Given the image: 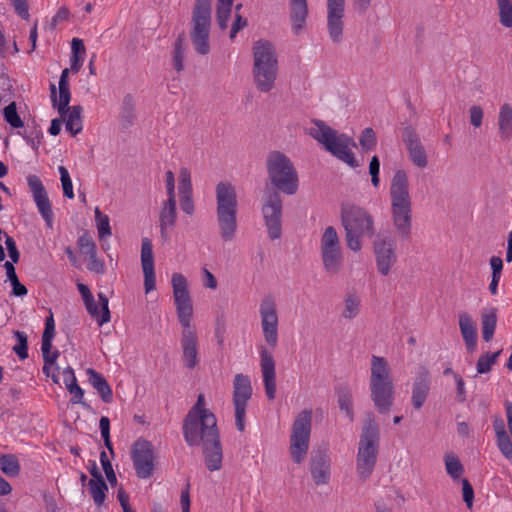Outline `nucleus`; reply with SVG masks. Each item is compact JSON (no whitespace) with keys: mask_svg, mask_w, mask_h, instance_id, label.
<instances>
[{"mask_svg":"<svg viewBox=\"0 0 512 512\" xmlns=\"http://www.w3.org/2000/svg\"><path fill=\"white\" fill-rule=\"evenodd\" d=\"M178 179L180 207L184 213L192 215L194 213V202L192 199V183L190 170L187 167H181L179 170Z\"/></svg>","mask_w":512,"mask_h":512,"instance_id":"obj_26","label":"nucleus"},{"mask_svg":"<svg viewBox=\"0 0 512 512\" xmlns=\"http://www.w3.org/2000/svg\"><path fill=\"white\" fill-rule=\"evenodd\" d=\"M87 257L89 259V263L87 265L88 270L96 274H103L105 271V265L102 260L97 258V252L95 251Z\"/></svg>","mask_w":512,"mask_h":512,"instance_id":"obj_56","label":"nucleus"},{"mask_svg":"<svg viewBox=\"0 0 512 512\" xmlns=\"http://www.w3.org/2000/svg\"><path fill=\"white\" fill-rule=\"evenodd\" d=\"M89 383L97 390L105 403H110L113 397L112 389L106 379L94 369L87 370Z\"/></svg>","mask_w":512,"mask_h":512,"instance_id":"obj_32","label":"nucleus"},{"mask_svg":"<svg viewBox=\"0 0 512 512\" xmlns=\"http://www.w3.org/2000/svg\"><path fill=\"white\" fill-rule=\"evenodd\" d=\"M145 293H149L156 287V279L154 269L143 270Z\"/></svg>","mask_w":512,"mask_h":512,"instance_id":"obj_61","label":"nucleus"},{"mask_svg":"<svg viewBox=\"0 0 512 512\" xmlns=\"http://www.w3.org/2000/svg\"><path fill=\"white\" fill-rule=\"evenodd\" d=\"M171 285L177 318L182 327L180 344L183 364L186 368L193 369L199 363V351L197 331L192 324L193 304L188 281L183 274L173 273Z\"/></svg>","mask_w":512,"mask_h":512,"instance_id":"obj_1","label":"nucleus"},{"mask_svg":"<svg viewBox=\"0 0 512 512\" xmlns=\"http://www.w3.org/2000/svg\"><path fill=\"white\" fill-rule=\"evenodd\" d=\"M309 135L320 143L326 151L348 166L352 168L359 166L351 150L355 143L349 136L338 133L321 120L313 121V126L309 128Z\"/></svg>","mask_w":512,"mask_h":512,"instance_id":"obj_7","label":"nucleus"},{"mask_svg":"<svg viewBox=\"0 0 512 512\" xmlns=\"http://www.w3.org/2000/svg\"><path fill=\"white\" fill-rule=\"evenodd\" d=\"M403 140L411 162L420 169L426 168L428 165V156L419 137L413 132L407 131Z\"/></svg>","mask_w":512,"mask_h":512,"instance_id":"obj_27","label":"nucleus"},{"mask_svg":"<svg viewBox=\"0 0 512 512\" xmlns=\"http://www.w3.org/2000/svg\"><path fill=\"white\" fill-rule=\"evenodd\" d=\"M374 252L378 271L384 276L387 275L397 259L395 240L379 236L374 244Z\"/></svg>","mask_w":512,"mask_h":512,"instance_id":"obj_23","label":"nucleus"},{"mask_svg":"<svg viewBox=\"0 0 512 512\" xmlns=\"http://www.w3.org/2000/svg\"><path fill=\"white\" fill-rule=\"evenodd\" d=\"M4 236L5 245L8 250L9 257L13 263H17L19 261L20 254L17 249L16 242L11 236L7 235L6 233L4 234Z\"/></svg>","mask_w":512,"mask_h":512,"instance_id":"obj_57","label":"nucleus"},{"mask_svg":"<svg viewBox=\"0 0 512 512\" xmlns=\"http://www.w3.org/2000/svg\"><path fill=\"white\" fill-rule=\"evenodd\" d=\"M505 411L507 418V427L501 417L493 420V428L495 431L496 445L501 454L510 462H512V403H505Z\"/></svg>","mask_w":512,"mask_h":512,"instance_id":"obj_21","label":"nucleus"},{"mask_svg":"<svg viewBox=\"0 0 512 512\" xmlns=\"http://www.w3.org/2000/svg\"><path fill=\"white\" fill-rule=\"evenodd\" d=\"M269 180L272 185L287 195L298 190V174L292 161L280 151L269 153L266 162Z\"/></svg>","mask_w":512,"mask_h":512,"instance_id":"obj_9","label":"nucleus"},{"mask_svg":"<svg viewBox=\"0 0 512 512\" xmlns=\"http://www.w3.org/2000/svg\"><path fill=\"white\" fill-rule=\"evenodd\" d=\"M345 0H327V31L333 43H341L344 35Z\"/></svg>","mask_w":512,"mask_h":512,"instance_id":"obj_22","label":"nucleus"},{"mask_svg":"<svg viewBox=\"0 0 512 512\" xmlns=\"http://www.w3.org/2000/svg\"><path fill=\"white\" fill-rule=\"evenodd\" d=\"M177 221V206L176 198H167L164 200L160 207L159 213V228L160 234L164 241H168L170 233L176 225Z\"/></svg>","mask_w":512,"mask_h":512,"instance_id":"obj_25","label":"nucleus"},{"mask_svg":"<svg viewBox=\"0 0 512 512\" xmlns=\"http://www.w3.org/2000/svg\"><path fill=\"white\" fill-rule=\"evenodd\" d=\"M77 288L79 293L81 294L84 305L91 315L93 319L97 322L99 326H103L108 323L111 319L110 310H109V300L107 296L99 292L98 299L99 305L95 302L94 296L91 293L89 287L83 283H78Z\"/></svg>","mask_w":512,"mask_h":512,"instance_id":"obj_20","label":"nucleus"},{"mask_svg":"<svg viewBox=\"0 0 512 512\" xmlns=\"http://www.w3.org/2000/svg\"><path fill=\"white\" fill-rule=\"evenodd\" d=\"M3 116L5 121L12 128H22L24 126V122L20 118L15 102H11L3 109Z\"/></svg>","mask_w":512,"mask_h":512,"instance_id":"obj_42","label":"nucleus"},{"mask_svg":"<svg viewBox=\"0 0 512 512\" xmlns=\"http://www.w3.org/2000/svg\"><path fill=\"white\" fill-rule=\"evenodd\" d=\"M251 396L252 385L250 378L241 373L236 374L233 380V406L235 425L241 432L245 429L246 408Z\"/></svg>","mask_w":512,"mask_h":512,"instance_id":"obj_17","label":"nucleus"},{"mask_svg":"<svg viewBox=\"0 0 512 512\" xmlns=\"http://www.w3.org/2000/svg\"><path fill=\"white\" fill-rule=\"evenodd\" d=\"M500 22L505 27H512V1L498 0Z\"/></svg>","mask_w":512,"mask_h":512,"instance_id":"obj_47","label":"nucleus"},{"mask_svg":"<svg viewBox=\"0 0 512 512\" xmlns=\"http://www.w3.org/2000/svg\"><path fill=\"white\" fill-rule=\"evenodd\" d=\"M461 335L469 352H473L477 345L476 324L470 315L463 313L459 316Z\"/></svg>","mask_w":512,"mask_h":512,"instance_id":"obj_31","label":"nucleus"},{"mask_svg":"<svg viewBox=\"0 0 512 512\" xmlns=\"http://www.w3.org/2000/svg\"><path fill=\"white\" fill-rule=\"evenodd\" d=\"M444 464L446 473L452 478L454 481H458L462 479V475L464 473V467L454 453H446L444 456Z\"/></svg>","mask_w":512,"mask_h":512,"instance_id":"obj_38","label":"nucleus"},{"mask_svg":"<svg viewBox=\"0 0 512 512\" xmlns=\"http://www.w3.org/2000/svg\"><path fill=\"white\" fill-rule=\"evenodd\" d=\"M16 13L23 19L29 18L28 4L26 0H11Z\"/></svg>","mask_w":512,"mask_h":512,"instance_id":"obj_63","label":"nucleus"},{"mask_svg":"<svg viewBox=\"0 0 512 512\" xmlns=\"http://www.w3.org/2000/svg\"><path fill=\"white\" fill-rule=\"evenodd\" d=\"M209 414L215 416L206 408L204 395L199 394L196 403L188 412L183 424V435L188 445L195 446L203 442L204 417Z\"/></svg>","mask_w":512,"mask_h":512,"instance_id":"obj_12","label":"nucleus"},{"mask_svg":"<svg viewBox=\"0 0 512 512\" xmlns=\"http://www.w3.org/2000/svg\"><path fill=\"white\" fill-rule=\"evenodd\" d=\"M192 23L191 40L193 46L199 54L206 55L210 51L209 35L211 24V9L207 3H200L194 8Z\"/></svg>","mask_w":512,"mask_h":512,"instance_id":"obj_15","label":"nucleus"},{"mask_svg":"<svg viewBox=\"0 0 512 512\" xmlns=\"http://www.w3.org/2000/svg\"><path fill=\"white\" fill-rule=\"evenodd\" d=\"M231 6L217 5V22L221 29H226L231 15Z\"/></svg>","mask_w":512,"mask_h":512,"instance_id":"obj_54","label":"nucleus"},{"mask_svg":"<svg viewBox=\"0 0 512 512\" xmlns=\"http://www.w3.org/2000/svg\"><path fill=\"white\" fill-rule=\"evenodd\" d=\"M203 432V455L209 471H218L222 467L223 452L220 443L217 420L215 416L205 415Z\"/></svg>","mask_w":512,"mask_h":512,"instance_id":"obj_11","label":"nucleus"},{"mask_svg":"<svg viewBox=\"0 0 512 512\" xmlns=\"http://www.w3.org/2000/svg\"><path fill=\"white\" fill-rule=\"evenodd\" d=\"M99 429H100V433L104 440V444H105L106 448L110 452H113V447H112V443L110 440V420L108 417L102 416L100 418Z\"/></svg>","mask_w":512,"mask_h":512,"instance_id":"obj_52","label":"nucleus"},{"mask_svg":"<svg viewBox=\"0 0 512 512\" xmlns=\"http://www.w3.org/2000/svg\"><path fill=\"white\" fill-rule=\"evenodd\" d=\"M499 135L501 139L508 140L512 136V107L510 104H503L500 107L498 117Z\"/></svg>","mask_w":512,"mask_h":512,"instance_id":"obj_35","label":"nucleus"},{"mask_svg":"<svg viewBox=\"0 0 512 512\" xmlns=\"http://www.w3.org/2000/svg\"><path fill=\"white\" fill-rule=\"evenodd\" d=\"M131 459L138 478L148 479L153 476L157 457L150 441L138 438L131 446Z\"/></svg>","mask_w":512,"mask_h":512,"instance_id":"obj_16","label":"nucleus"},{"mask_svg":"<svg viewBox=\"0 0 512 512\" xmlns=\"http://www.w3.org/2000/svg\"><path fill=\"white\" fill-rule=\"evenodd\" d=\"M201 279L205 288L215 290L218 286L215 276L207 268H202Z\"/></svg>","mask_w":512,"mask_h":512,"instance_id":"obj_60","label":"nucleus"},{"mask_svg":"<svg viewBox=\"0 0 512 512\" xmlns=\"http://www.w3.org/2000/svg\"><path fill=\"white\" fill-rule=\"evenodd\" d=\"M496 312L490 309L482 314V337L485 341H490L494 335L496 328Z\"/></svg>","mask_w":512,"mask_h":512,"instance_id":"obj_40","label":"nucleus"},{"mask_svg":"<svg viewBox=\"0 0 512 512\" xmlns=\"http://www.w3.org/2000/svg\"><path fill=\"white\" fill-rule=\"evenodd\" d=\"M337 402L339 409L346 417L353 422L355 418L353 409V393L348 385H341L336 388Z\"/></svg>","mask_w":512,"mask_h":512,"instance_id":"obj_33","label":"nucleus"},{"mask_svg":"<svg viewBox=\"0 0 512 512\" xmlns=\"http://www.w3.org/2000/svg\"><path fill=\"white\" fill-rule=\"evenodd\" d=\"M370 370L371 400L380 414H387L395 399L394 382L389 363L384 357L373 355Z\"/></svg>","mask_w":512,"mask_h":512,"instance_id":"obj_4","label":"nucleus"},{"mask_svg":"<svg viewBox=\"0 0 512 512\" xmlns=\"http://www.w3.org/2000/svg\"><path fill=\"white\" fill-rule=\"evenodd\" d=\"M307 18V0H290V19L294 34L298 35L305 29Z\"/></svg>","mask_w":512,"mask_h":512,"instance_id":"obj_29","label":"nucleus"},{"mask_svg":"<svg viewBox=\"0 0 512 512\" xmlns=\"http://www.w3.org/2000/svg\"><path fill=\"white\" fill-rule=\"evenodd\" d=\"M141 264L142 269H154V256L152 243L148 238L142 240L141 246Z\"/></svg>","mask_w":512,"mask_h":512,"instance_id":"obj_43","label":"nucleus"},{"mask_svg":"<svg viewBox=\"0 0 512 512\" xmlns=\"http://www.w3.org/2000/svg\"><path fill=\"white\" fill-rule=\"evenodd\" d=\"M52 340L53 338L42 337L41 342V351L43 355L44 361L50 362V364H54L56 359L59 356L58 351H51L52 349Z\"/></svg>","mask_w":512,"mask_h":512,"instance_id":"obj_51","label":"nucleus"},{"mask_svg":"<svg viewBox=\"0 0 512 512\" xmlns=\"http://www.w3.org/2000/svg\"><path fill=\"white\" fill-rule=\"evenodd\" d=\"M279 63L272 42L259 39L252 46V76L255 87L262 93L271 92L276 86Z\"/></svg>","mask_w":512,"mask_h":512,"instance_id":"obj_3","label":"nucleus"},{"mask_svg":"<svg viewBox=\"0 0 512 512\" xmlns=\"http://www.w3.org/2000/svg\"><path fill=\"white\" fill-rule=\"evenodd\" d=\"M380 431L372 413L362 427L358 450L356 455V472L362 479H367L372 474L379 453Z\"/></svg>","mask_w":512,"mask_h":512,"instance_id":"obj_8","label":"nucleus"},{"mask_svg":"<svg viewBox=\"0 0 512 512\" xmlns=\"http://www.w3.org/2000/svg\"><path fill=\"white\" fill-rule=\"evenodd\" d=\"M462 490H463V500L466 503L468 508H471L474 500V490L466 478L461 479Z\"/></svg>","mask_w":512,"mask_h":512,"instance_id":"obj_58","label":"nucleus"},{"mask_svg":"<svg viewBox=\"0 0 512 512\" xmlns=\"http://www.w3.org/2000/svg\"><path fill=\"white\" fill-rule=\"evenodd\" d=\"M261 330L268 346L275 348L278 344L279 317L276 302L266 297L259 304Z\"/></svg>","mask_w":512,"mask_h":512,"instance_id":"obj_18","label":"nucleus"},{"mask_svg":"<svg viewBox=\"0 0 512 512\" xmlns=\"http://www.w3.org/2000/svg\"><path fill=\"white\" fill-rule=\"evenodd\" d=\"M341 221L345 230L347 247L354 252L362 249L364 238H372L375 234L373 216L360 206L343 205Z\"/></svg>","mask_w":512,"mask_h":512,"instance_id":"obj_6","label":"nucleus"},{"mask_svg":"<svg viewBox=\"0 0 512 512\" xmlns=\"http://www.w3.org/2000/svg\"><path fill=\"white\" fill-rule=\"evenodd\" d=\"M380 161L377 156H373L369 163V174L371 175V183L375 188L380 184Z\"/></svg>","mask_w":512,"mask_h":512,"instance_id":"obj_55","label":"nucleus"},{"mask_svg":"<svg viewBox=\"0 0 512 512\" xmlns=\"http://www.w3.org/2000/svg\"><path fill=\"white\" fill-rule=\"evenodd\" d=\"M311 475L316 485H325L330 481L331 459L326 454L313 457L311 462Z\"/></svg>","mask_w":512,"mask_h":512,"instance_id":"obj_28","label":"nucleus"},{"mask_svg":"<svg viewBox=\"0 0 512 512\" xmlns=\"http://www.w3.org/2000/svg\"><path fill=\"white\" fill-rule=\"evenodd\" d=\"M58 172L60 174V180H61V185H62L64 196L67 197L68 199H73L74 198L73 184H72V180H71V177H70V174H69L67 168L64 166H59Z\"/></svg>","mask_w":512,"mask_h":512,"instance_id":"obj_48","label":"nucleus"},{"mask_svg":"<svg viewBox=\"0 0 512 512\" xmlns=\"http://www.w3.org/2000/svg\"><path fill=\"white\" fill-rule=\"evenodd\" d=\"M469 116L471 125H473L476 128L482 125L484 113L480 106L473 105L472 107H470Z\"/></svg>","mask_w":512,"mask_h":512,"instance_id":"obj_59","label":"nucleus"},{"mask_svg":"<svg viewBox=\"0 0 512 512\" xmlns=\"http://www.w3.org/2000/svg\"><path fill=\"white\" fill-rule=\"evenodd\" d=\"M312 431V410L299 412L292 424L289 451L294 463L301 464L308 453Z\"/></svg>","mask_w":512,"mask_h":512,"instance_id":"obj_10","label":"nucleus"},{"mask_svg":"<svg viewBox=\"0 0 512 512\" xmlns=\"http://www.w3.org/2000/svg\"><path fill=\"white\" fill-rule=\"evenodd\" d=\"M58 88L59 93L57 95L55 84H50L51 102L53 107L58 110L59 114L64 117L66 114V109L69 108L71 93L69 86H58Z\"/></svg>","mask_w":512,"mask_h":512,"instance_id":"obj_34","label":"nucleus"},{"mask_svg":"<svg viewBox=\"0 0 512 512\" xmlns=\"http://www.w3.org/2000/svg\"><path fill=\"white\" fill-rule=\"evenodd\" d=\"M215 195L219 235L224 242H232L236 237L238 228L236 188L229 182H219L215 188Z\"/></svg>","mask_w":512,"mask_h":512,"instance_id":"obj_5","label":"nucleus"},{"mask_svg":"<svg viewBox=\"0 0 512 512\" xmlns=\"http://www.w3.org/2000/svg\"><path fill=\"white\" fill-rule=\"evenodd\" d=\"M389 196L391 218L397 235L407 240L412 230V198L408 174L403 169L394 172L390 182Z\"/></svg>","mask_w":512,"mask_h":512,"instance_id":"obj_2","label":"nucleus"},{"mask_svg":"<svg viewBox=\"0 0 512 512\" xmlns=\"http://www.w3.org/2000/svg\"><path fill=\"white\" fill-rule=\"evenodd\" d=\"M0 470L7 476L15 477L20 472V464L12 454L0 456Z\"/></svg>","mask_w":512,"mask_h":512,"instance_id":"obj_41","label":"nucleus"},{"mask_svg":"<svg viewBox=\"0 0 512 512\" xmlns=\"http://www.w3.org/2000/svg\"><path fill=\"white\" fill-rule=\"evenodd\" d=\"M180 506H181L182 512H190V491H189V485H187L181 491Z\"/></svg>","mask_w":512,"mask_h":512,"instance_id":"obj_64","label":"nucleus"},{"mask_svg":"<svg viewBox=\"0 0 512 512\" xmlns=\"http://www.w3.org/2000/svg\"><path fill=\"white\" fill-rule=\"evenodd\" d=\"M185 48L182 39H177L174 44L173 66L177 72L184 68Z\"/></svg>","mask_w":512,"mask_h":512,"instance_id":"obj_49","label":"nucleus"},{"mask_svg":"<svg viewBox=\"0 0 512 512\" xmlns=\"http://www.w3.org/2000/svg\"><path fill=\"white\" fill-rule=\"evenodd\" d=\"M430 389V379L426 371L419 374L412 387V404L419 410L425 403Z\"/></svg>","mask_w":512,"mask_h":512,"instance_id":"obj_30","label":"nucleus"},{"mask_svg":"<svg viewBox=\"0 0 512 512\" xmlns=\"http://www.w3.org/2000/svg\"><path fill=\"white\" fill-rule=\"evenodd\" d=\"M323 267L328 274H337L343 265V253L339 236L334 227H327L320 240Z\"/></svg>","mask_w":512,"mask_h":512,"instance_id":"obj_14","label":"nucleus"},{"mask_svg":"<svg viewBox=\"0 0 512 512\" xmlns=\"http://www.w3.org/2000/svg\"><path fill=\"white\" fill-rule=\"evenodd\" d=\"M258 349L265 393L269 400H273L276 396V368L274 357L272 352L269 351L265 345H261Z\"/></svg>","mask_w":512,"mask_h":512,"instance_id":"obj_24","label":"nucleus"},{"mask_svg":"<svg viewBox=\"0 0 512 512\" xmlns=\"http://www.w3.org/2000/svg\"><path fill=\"white\" fill-rule=\"evenodd\" d=\"M95 222L101 239L111 235L109 217L103 214L98 207L95 208Z\"/></svg>","mask_w":512,"mask_h":512,"instance_id":"obj_44","label":"nucleus"},{"mask_svg":"<svg viewBox=\"0 0 512 512\" xmlns=\"http://www.w3.org/2000/svg\"><path fill=\"white\" fill-rule=\"evenodd\" d=\"M78 245L83 255L88 256L96 251V245L88 235H82L78 239Z\"/></svg>","mask_w":512,"mask_h":512,"instance_id":"obj_53","label":"nucleus"},{"mask_svg":"<svg viewBox=\"0 0 512 512\" xmlns=\"http://www.w3.org/2000/svg\"><path fill=\"white\" fill-rule=\"evenodd\" d=\"M359 143L363 151H370L376 146V134L372 128L364 129L359 138Z\"/></svg>","mask_w":512,"mask_h":512,"instance_id":"obj_50","label":"nucleus"},{"mask_svg":"<svg viewBox=\"0 0 512 512\" xmlns=\"http://www.w3.org/2000/svg\"><path fill=\"white\" fill-rule=\"evenodd\" d=\"M501 351H497L494 353H486L482 355L477 361V373L484 374L491 370L492 366L495 364L497 358L499 357Z\"/></svg>","mask_w":512,"mask_h":512,"instance_id":"obj_45","label":"nucleus"},{"mask_svg":"<svg viewBox=\"0 0 512 512\" xmlns=\"http://www.w3.org/2000/svg\"><path fill=\"white\" fill-rule=\"evenodd\" d=\"M88 489L94 503L101 506L106 499V492L108 490L107 484L103 478L90 479L88 482Z\"/></svg>","mask_w":512,"mask_h":512,"instance_id":"obj_39","label":"nucleus"},{"mask_svg":"<svg viewBox=\"0 0 512 512\" xmlns=\"http://www.w3.org/2000/svg\"><path fill=\"white\" fill-rule=\"evenodd\" d=\"M165 186L167 198H176L175 192V176L171 170L165 173Z\"/></svg>","mask_w":512,"mask_h":512,"instance_id":"obj_62","label":"nucleus"},{"mask_svg":"<svg viewBox=\"0 0 512 512\" xmlns=\"http://www.w3.org/2000/svg\"><path fill=\"white\" fill-rule=\"evenodd\" d=\"M82 108L80 106H73L66 109L65 117V128L72 136L77 135L82 131V119H81Z\"/></svg>","mask_w":512,"mask_h":512,"instance_id":"obj_37","label":"nucleus"},{"mask_svg":"<svg viewBox=\"0 0 512 512\" xmlns=\"http://www.w3.org/2000/svg\"><path fill=\"white\" fill-rule=\"evenodd\" d=\"M26 180L39 214L45 221L46 226L52 229L54 225V213L51 201L41 179L37 175L30 174L27 176Z\"/></svg>","mask_w":512,"mask_h":512,"instance_id":"obj_19","label":"nucleus"},{"mask_svg":"<svg viewBox=\"0 0 512 512\" xmlns=\"http://www.w3.org/2000/svg\"><path fill=\"white\" fill-rule=\"evenodd\" d=\"M14 336L17 340V343L14 345L13 351L21 360H25L28 358L27 335L25 332L15 331Z\"/></svg>","mask_w":512,"mask_h":512,"instance_id":"obj_46","label":"nucleus"},{"mask_svg":"<svg viewBox=\"0 0 512 512\" xmlns=\"http://www.w3.org/2000/svg\"><path fill=\"white\" fill-rule=\"evenodd\" d=\"M361 311V298L355 293H349L344 297L341 317L345 320L355 319Z\"/></svg>","mask_w":512,"mask_h":512,"instance_id":"obj_36","label":"nucleus"},{"mask_svg":"<svg viewBox=\"0 0 512 512\" xmlns=\"http://www.w3.org/2000/svg\"><path fill=\"white\" fill-rule=\"evenodd\" d=\"M262 216L270 239H279L282 235V199L279 192L266 189L262 198Z\"/></svg>","mask_w":512,"mask_h":512,"instance_id":"obj_13","label":"nucleus"}]
</instances>
